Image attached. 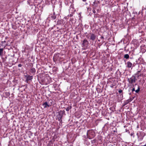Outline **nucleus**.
Returning <instances> with one entry per match:
<instances>
[{"label":"nucleus","instance_id":"1","mask_svg":"<svg viewBox=\"0 0 146 146\" xmlns=\"http://www.w3.org/2000/svg\"><path fill=\"white\" fill-rule=\"evenodd\" d=\"M86 37L89 40L94 41L96 38V35L94 33H90L87 35Z\"/></svg>","mask_w":146,"mask_h":146},{"label":"nucleus","instance_id":"2","mask_svg":"<svg viewBox=\"0 0 146 146\" xmlns=\"http://www.w3.org/2000/svg\"><path fill=\"white\" fill-rule=\"evenodd\" d=\"M133 88L131 86L132 92L133 93V91H135L136 93H138L140 91V88L139 86L137 84H133Z\"/></svg>","mask_w":146,"mask_h":146},{"label":"nucleus","instance_id":"3","mask_svg":"<svg viewBox=\"0 0 146 146\" xmlns=\"http://www.w3.org/2000/svg\"><path fill=\"white\" fill-rule=\"evenodd\" d=\"M88 44L89 42L88 40L86 39H84L83 41L82 45V47H87Z\"/></svg>","mask_w":146,"mask_h":146},{"label":"nucleus","instance_id":"4","mask_svg":"<svg viewBox=\"0 0 146 146\" xmlns=\"http://www.w3.org/2000/svg\"><path fill=\"white\" fill-rule=\"evenodd\" d=\"M58 114L57 115V117H62L63 115H65V111L64 110L60 111L58 112Z\"/></svg>","mask_w":146,"mask_h":146},{"label":"nucleus","instance_id":"5","mask_svg":"<svg viewBox=\"0 0 146 146\" xmlns=\"http://www.w3.org/2000/svg\"><path fill=\"white\" fill-rule=\"evenodd\" d=\"M128 80L130 83L132 84L133 83H135V76H132L129 79L128 78Z\"/></svg>","mask_w":146,"mask_h":146},{"label":"nucleus","instance_id":"6","mask_svg":"<svg viewBox=\"0 0 146 146\" xmlns=\"http://www.w3.org/2000/svg\"><path fill=\"white\" fill-rule=\"evenodd\" d=\"M59 56L58 54H55L54 55L53 57V60L54 62H56L57 60L58 59Z\"/></svg>","mask_w":146,"mask_h":146},{"label":"nucleus","instance_id":"7","mask_svg":"<svg viewBox=\"0 0 146 146\" xmlns=\"http://www.w3.org/2000/svg\"><path fill=\"white\" fill-rule=\"evenodd\" d=\"M26 77H27L26 80L27 81L31 80L33 78V76L30 75H28L27 76H26Z\"/></svg>","mask_w":146,"mask_h":146},{"label":"nucleus","instance_id":"8","mask_svg":"<svg viewBox=\"0 0 146 146\" xmlns=\"http://www.w3.org/2000/svg\"><path fill=\"white\" fill-rule=\"evenodd\" d=\"M42 106H44V108H46L47 107H49L50 106V105L48 104V103L47 102H45L43 103L42 104Z\"/></svg>","mask_w":146,"mask_h":146},{"label":"nucleus","instance_id":"9","mask_svg":"<svg viewBox=\"0 0 146 146\" xmlns=\"http://www.w3.org/2000/svg\"><path fill=\"white\" fill-rule=\"evenodd\" d=\"M30 71L32 74H33L35 72L36 70L34 68H32L30 69Z\"/></svg>","mask_w":146,"mask_h":146},{"label":"nucleus","instance_id":"10","mask_svg":"<svg viewBox=\"0 0 146 146\" xmlns=\"http://www.w3.org/2000/svg\"><path fill=\"white\" fill-rule=\"evenodd\" d=\"M127 66L128 68H131L132 65V63L129 62L128 61L127 62Z\"/></svg>","mask_w":146,"mask_h":146},{"label":"nucleus","instance_id":"11","mask_svg":"<svg viewBox=\"0 0 146 146\" xmlns=\"http://www.w3.org/2000/svg\"><path fill=\"white\" fill-rule=\"evenodd\" d=\"M51 18L52 19H55L56 18V16L55 15V13L54 12L53 14L51 15Z\"/></svg>","mask_w":146,"mask_h":146},{"label":"nucleus","instance_id":"12","mask_svg":"<svg viewBox=\"0 0 146 146\" xmlns=\"http://www.w3.org/2000/svg\"><path fill=\"white\" fill-rule=\"evenodd\" d=\"M129 102H129V100H128L126 101H125L124 102L123 104V107L124 106L126 105Z\"/></svg>","mask_w":146,"mask_h":146},{"label":"nucleus","instance_id":"13","mask_svg":"<svg viewBox=\"0 0 146 146\" xmlns=\"http://www.w3.org/2000/svg\"><path fill=\"white\" fill-rule=\"evenodd\" d=\"M57 25H62L63 24V21L60 20H58L57 22Z\"/></svg>","mask_w":146,"mask_h":146},{"label":"nucleus","instance_id":"14","mask_svg":"<svg viewBox=\"0 0 146 146\" xmlns=\"http://www.w3.org/2000/svg\"><path fill=\"white\" fill-rule=\"evenodd\" d=\"M4 48H0V55H2L3 54V51Z\"/></svg>","mask_w":146,"mask_h":146},{"label":"nucleus","instance_id":"15","mask_svg":"<svg viewBox=\"0 0 146 146\" xmlns=\"http://www.w3.org/2000/svg\"><path fill=\"white\" fill-rule=\"evenodd\" d=\"M124 58L126 59H127L129 58V56L127 54H125L124 56Z\"/></svg>","mask_w":146,"mask_h":146},{"label":"nucleus","instance_id":"16","mask_svg":"<svg viewBox=\"0 0 146 146\" xmlns=\"http://www.w3.org/2000/svg\"><path fill=\"white\" fill-rule=\"evenodd\" d=\"M72 108V106H68L66 109V110L67 111H68L69 110L71 109Z\"/></svg>","mask_w":146,"mask_h":146},{"label":"nucleus","instance_id":"17","mask_svg":"<svg viewBox=\"0 0 146 146\" xmlns=\"http://www.w3.org/2000/svg\"><path fill=\"white\" fill-rule=\"evenodd\" d=\"M140 72V71H138L135 74L136 75H137L138 76H140V75L139 74V73Z\"/></svg>","mask_w":146,"mask_h":146},{"label":"nucleus","instance_id":"18","mask_svg":"<svg viewBox=\"0 0 146 146\" xmlns=\"http://www.w3.org/2000/svg\"><path fill=\"white\" fill-rule=\"evenodd\" d=\"M5 94H6V95L7 96H9L10 95V94H9V92H5Z\"/></svg>","mask_w":146,"mask_h":146},{"label":"nucleus","instance_id":"19","mask_svg":"<svg viewBox=\"0 0 146 146\" xmlns=\"http://www.w3.org/2000/svg\"><path fill=\"white\" fill-rule=\"evenodd\" d=\"M58 117V121H62L61 120V119L62 117Z\"/></svg>","mask_w":146,"mask_h":146},{"label":"nucleus","instance_id":"20","mask_svg":"<svg viewBox=\"0 0 146 146\" xmlns=\"http://www.w3.org/2000/svg\"><path fill=\"white\" fill-rule=\"evenodd\" d=\"M139 137V141H141L142 140H143V137L141 136L140 137Z\"/></svg>","mask_w":146,"mask_h":146},{"label":"nucleus","instance_id":"21","mask_svg":"<svg viewBox=\"0 0 146 146\" xmlns=\"http://www.w3.org/2000/svg\"><path fill=\"white\" fill-rule=\"evenodd\" d=\"M96 139H94L93 140H92L91 141V142L92 143H95L96 142Z\"/></svg>","mask_w":146,"mask_h":146},{"label":"nucleus","instance_id":"22","mask_svg":"<svg viewBox=\"0 0 146 146\" xmlns=\"http://www.w3.org/2000/svg\"><path fill=\"white\" fill-rule=\"evenodd\" d=\"M134 98H133L132 99L131 98H130L128 100H129V102H130Z\"/></svg>","mask_w":146,"mask_h":146},{"label":"nucleus","instance_id":"23","mask_svg":"<svg viewBox=\"0 0 146 146\" xmlns=\"http://www.w3.org/2000/svg\"><path fill=\"white\" fill-rule=\"evenodd\" d=\"M128 91L129 92H130L131 91L132 92L131 90V86L128 89Z\"/></svg>","mask_w":146,"mask_h":146},{"label":"nucleus","instance_id":"24","mask_svg":"<svg viewBox=\"0 0 146 146\" xmlns=\"http://www.w3.org/2000/svg\"><path fill=\"white\" fill-rule=\"evenodd\" d=\"M118 92L119 93H121L122 92V90L121 89H119L118 91Z\"/></svg>","mask_w":146,"mask_h":146},{"label":"nucleus","instance_id":"25","mask_svg":"<svg viewBox=\"0 0 146 146\" xmlns=\"http://www.w3.org/2000/svg\"><path fill=\"white\" fill-rule=\"evenodd\" d=\"M22 66V65L21 64H19L18 65L19 67H21Z\"/></svg>","mask_w":146,"mask_h":146},{"label":"nucleus","instance_id":"26","mask_svg":"<svg viewBox=\"0 0 146 146\" xmlns=\"http://www.w3.org/2000/svg\"><path fill=\"white\" fill-rule=\"evenodd\" d=\"M3 45L2 44H0V48H2V47H3Z\"/></svg>","mask_w":146,"mask_h":146},{"label":"nucleus","instance_id":"27","mask_svg":"<svg viewBox=\"0 0 146 146\" xmlns=\"http://www.w3.org/2000/svg\"><path fill=\"white\" fill-rule=\"evenodd\" d=\"M100 38L102 39H104V37L103 36H101V37H100Z\"/></svg>","mask_w":146,"mask_h":146},{"label":"nucleus","instance_id":"28","mask_svg":"<svg viewBox=\"0 0 146 146\" xmlns=\"http://www.w3.org/2000/svg\"><path fill=\"white\" fill-rule=\"evenodd\" d=\"M114 86L113 84H111L110 85V87L111 88H113Z\"/></svg>","mask_w":146,"mask_h":146},{"label":"nucleus","instance_id":"29","mask_svg":"<svg viewBox=\"0 0 146 146\" xmlns=\"http://www.w3.org/2000/svg\"><path fill=\"white\" fill-rule=\"evenodd\" d=\"M93 12L94 13H96V11L95 10L93 11Z\"/></svg>","mask_w":146,"mask_h":146},{"label":"nucleus","instance_id":"30","mask_svg":"<svg viewBox=\"0 0 146 146\" xmlns=\"http://www.w3.org/2000/svg\"><path fill=\"white\" fill-rule=\"evenodd\" d=\"M128 131H129L128 130H127V129H125V131L126 132H127Z\"/></svg>","mask_w":146,"mask_h":146},{"label":"nucleus","instance_id":"31","mask_svg":"<svg viewBox=\"0 0 146 146\" xmlns=\"http://www.w3.org/2000/svg\"><path fill=\"white\" fill-rule=\"evenodd\" d=\"M6 42V41H4L3 42V41H2L1 42V43H2V44L3 43V42Z\"/></svg>","mask_w":146,"mask_h":146},{"label":"nucleus","instance_id":"32","mask_svg":"<svg viewBox=\"0 0 146 146\" xmlns=\"http://www.w3.org/2000/svg\"><path fill=\"white\" fill-rule=\"evenodd\" d=\"M90 131V130H88V131H87V135H88V133L89 131Z\"/></svg>","mask_w":146,"mask_h":146},{"label":"nucleus","instance_id":"33","mask_svg":"<svg viewBox=\"0 0 146 146\" xmlns=\"http://www.w3.org/2000/svg\"><path fill=\"white\" fill-rule=\"evenodd\" d=\"M131 92H130V93H129V95H131V94H132Z\"/></svg>","mask_w":146,"mask_h":146},{"label":"nucleus","instance_id":"34","mask_svg":"<svg viewBox=\"0 0 146 146\" xmlns=\"http://www.w3.org/2000/svg\"><path fill=\"white\" fill-rule=\"evenodd\" d=\"M86 0H82V1L84 2H85L86 1Z\"/></svg>","mask_w":146,"mask_h":146},{"label":"nucleus","instance_id":"35","mask_svg":"<svg viewBox=\"0 0 146 146\" xmlns=\"http://www.w3.org/2000/svg\"><path fill=\"white\" fill-rule=\"evenodd\" d=\"M142 146H146V145H142Z\"/></svg>","mask_w":146,"mask_h":146},{"label":"nucleus","instance_id":"36","mask_svg":"<svg viewBox=\"0 0 146 146\" xmlns=\"http://www.w3.org/2000/svg\"><path fill=\"white\" fill-rule=\"evenodd\" d=\"M98 41H99V42H100V40H98Z\"/></svg>","mask_w":146,"mask_h":146},{"label":"nucleus","instance_id":"37","mask_svg":"<svg viewBox=\"0 0 146 146\" xmlns=\"http://www.w3.org/2000/svg\"><path fill=\"white\" fill-rule=\"evenodd\" d=\"M130 59H131L132 58H131V57H130Z\"/></svg>","mask_w":146,"mask_h":146},{"label":"nucleus","instance_id":"38","mask_svg":"<svg viewBox=\"0 0 146 146\" xmlns=\"http://www.w3.org/2000/svg\"><path fill=\"white\" fill-rule=\"evenodd\" d=\"M134 19V18L133 17V18H132V19Z\"/></svg>","mask_w":146,"mask_h":146}]
</instances>
